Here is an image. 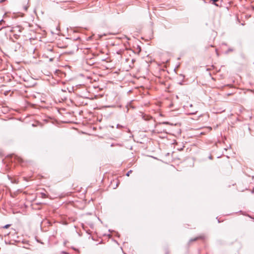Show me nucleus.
<instances>
[{
	"instance_id": "obj_1",
	"label": "nucleus",
	"mask_w": 254,
	"mask_h": 254,
	"mask_svg": "<svg viewBox=\"0 0 254 254\" xmlns=\"http://www.w3.org/2000/svg\"><path fill=\"white\" fill-rule=\"evenodd\" d=\"M205 236L204 235H200L194 238L191 239L190 240L189 242L191 243V242H194V241H196L197 240H203L205 239Z\"/></svg>"
},
{
	"instance_id": "obj_2",
	"label": "nucleus",
	"mask_w": 254,
	"mask_h": 254,
	"mask_svg": "<svg viewBox=\"0 0 254 254\" xmlns=\"http://www.w3.org/2000/svg\"><path fill=\"white\" fill-rule=\"evenodd\" d=\"M10 224H7V225H6L4 226L3 227V228H4V229H7V228H9V227H10Z\"/></svg>"
},
{
	"instance_id": "obj_3",
	"label": "nucleus",
	"mask_w": 254,
	"mask_h": 254,
	"mask_svg": "<svg viewBox=\"0 0 254 254\" xmlns=\"http://www.w3.org/2000/svg\"><path fill=\"white\" fill-rule=\"evenodd\" d=\"M46 58H49V60L50 61H52L54 59V57H49L48 56H46Z\"/></svg>"
},
{
	"instance_id": "obj_4",
	"label": "nucleus",
	"mask_w": 254,
	"mask_h": 254,
	"mask_svg": "<svg viewBox=\"0 0 254 254\" xmlns=\"http://www.w3.org/2000/svg\"><path fill=\"white\" fill-rule=\"evenodd\" d=\"M132 171L131 170H130L129 171H128V172L127 173V176L128 177V176H129L130 173H132Z\"/></svg>"
},
{
	"instance_id": "obj_5",
	"label": "nucleus",
	"mask_w": 254,
	"mask_h": 254,
	"mask_svg": "<svg viewBox=\"0 0 254 254\" xmlns=\"http://www.w3.org/2000/svg\"><path fill=\"white\" fill-rule=\"evenodd\" d=\"M145 117V116L144 115V116H143L144 120H149L150 118H151V117H150V116H147V119H146Z\"/></svg>"
},
{
	"instance_id": "obj_6",
	"label": "nucleus",
	"mask_w": 254,
	"mask_h": 254,
	"mask_svg": "<svg viewBox=\"0 0 254 254\" xmlns=\"http://www.w3.org/2000/svg\"><path fill=\"white\" fill-rule=\"evenodd\" d=\"M207 128L209 130V131H210L212 129L211 127H208Z\"/></svg>"
},
{
	"instance_id": "obj_7",
	"label": "nucleus",
	"mask_w": 254,
	"mask_h": 254,
	"mask_svg": "<svg viewBox=\"0 0 254 254\" xmlns=\"http://www.w3.org/2000/svg\"><path fill=\"white\" fill-rule=\"evenodd\" d=\"M212 1H213V2H217L219 0H211Z\"/></svg>"
},
{
	"instance_id": "obj_8",
	"label": "nucleus",
	"mask_w": 254,
	"mask_h": 254,
	"mask_svg": "<svg viewBox=\"0 0 254 254\" xmlns=\"http://www.w3.org/2000/svg\"><path fill=\"white\" fill-rule=\"evenodd\" d=\"M18 161L21 162L22 161V159L20 158H18Z\"/></svg>"
},
{
	"instance_id": "obj_9",
	"label": "nucleus",
	"mask_w": 254,
	"mask_h": 254,
	"mask_svg": "<svg viewBox=\"0 0 254 254\" xmlns=\"http://www.w3.org/2000/svg\"><path fill=\"white\" fill-rule=\"evenodd\" d=\"M172 106H173V104H170V107L171 108V107H172Z\"/></svg>"
}]
</instances>
